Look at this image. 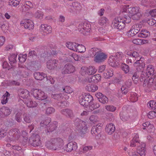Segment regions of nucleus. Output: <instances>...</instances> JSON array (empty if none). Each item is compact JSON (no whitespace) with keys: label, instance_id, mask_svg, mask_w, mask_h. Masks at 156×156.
I'll list each match as a JSON object with an SVG mask.
<instances>
[{"label":"nucleus","instance_id":"obj_1","mask_svg":"<svg viewBox=\"0 0 156 156\" xmlns=\"http://www.w3.org/2000/svg\"><path fill=\"white\" fill-rule=\"evenodd\" d=\"M122 15L129 16L131 19L134 20H138L141 17V11L139 7H129V5H124L121 7Z\"/></svg>","mask_w":156,"mask_h":156},{"label":"nucleus","instance_id":"obj_2","mask_svg":"<svg viewBox=\"0 0 156 156\" xmlns=\"http://www.w3.org/2000/svg\"><path fill=\"white\" fill-rule=\"evenodd\" d=\"M64 142L60 138L52 139L45 143V146L48 149L51 150H58L62 149L64 145Z\"/></svg>","mask_w":156,"mask_h":156},{"label":"nucleus","instance_id":"obj_3","mask_svg":"<svg viewBox=\"0 0 156 156\" xmlns=\"http://www.w3.org/2000/svg\"><path fill=\"white\" fill-rule=\"evenodd\" d=\"M131 21L130 18L124 15L122 19L120 17L115 18L113 21V26L115 28L121 30L124 28L125 27V23H128Z\"/></svg>","mask_w":156,"mask_h":156},{"label":"nucleus","instance_id":"obj_4","mask_svg":"<svg viewBox=\"0 0 156 156\" xmlns=\"http://www.w3.org/2000/svg\"><path fill=\"white\" fill-rule=\"evenodd\" d=\"M131 57L133 59V61L136 60L133 65L134 66L136 67V68L138 67H139V68L142 69L145 67V64L144 62V58L140 57L139 54L136 51L132 52Z\"/></svg>","mask_w":156,"mask_h":156},{"label":"nucleus","instance_id":"obj_5","mask_svg":"<svg viewBox=\"0 0 156 156\" xmlns=\"http://www.w3.org/2000/svg\"><path fill=\"white\" fill-rule=\"evenodd\" d=\"M144 67L143 69H141L139 68V67L136 68V70L138 71H141L140 76V80L141 79L142 80L143 78H148L150 76L153 75L154 71V68L151 65H149L147 66L146 73L143 70Z\"/></svg>","mask_w":156,"mask_h":156},{"label":"nucleus","instance_id":"obj_6","mask_svg":"<svg viewBox=\"0 0 156 156\" xmlns=\"http://www.w3.org/2000/svg\"><path fill=\"white\" fill-rule=\"evenodd\" d=\"M93 100V97L89 94L86 93L82 94L79 98V102L81 105H86L89 102Z\"/></svg>","mask_w":156,"mask_h":156},{"label":"nucleus","instance_id":"obj_7","mask_svg":"<svg viewBox=\"0 0 156 156\" xmlns=\"http://www.w3.org/2000/svg\"><path fill=\"white\" fill-rule=\"evenodd\" d=\"M31 92L34 97L39 100H44L48 98L47 95L40 90L33 89Z\"/></svg>","mask_w":156,"mask_h":156},{"label":"nucleus","instance_id":"obj_8","mask_svg":"<svg viewBox=\"0 0 156 156\" xmlns=\"http://www.w3.org/2000/svg\"><path fill=\"white\" fill-rule=\"evenodd\" d=\"M141 25L138 24L133 25L126 33L127 36L129 37H133L137 34L140 30Z\"/></svg>","mask_w":156,"mask_h":156},{"label":"nucleus","instance_id":"obj_9","mask_svg":"<svg viewBox=\"0 0 156 156\" xmlns=\"http://www.w3.org/2000/svg\"><path fill=\"white\" fill-rule=\"evenodd\" d=\"M78 120L77 121H79V123L78 124H76V129L81 134H85L86 133L87 129L86 122L79 119H78Z\"/></svg>","mask_w":156,"mask_h":156},{"label":"nucleus","instance_id":"obj_10","mask_svg":"<svg viewBox=\"0 0 156 156\" xmlns=\"http://www.w3.org/2000/svg\"><path fill=\"white\" fill-rule=\"evenodd\" d=\"M97 69L94 66H90L88 67H83L80 72L82 75L87 74L92 75L94 74L97 72Z\"/></svg>","mask_w":156,"mask_h":156},{"label":"nucleus","instance_id":"obj_11","mask_svg":"<svg viewBox=\"0 0 156 156\" xmlns=\"http://www.w3.org/2000/svg\"><path fill=\"white\" fill-rule=\"evenodd\" d=\"M90 25L86 22L81 23L78 26V29L81 33L86 34V32H89L90 30Z\"/></svg>","mask_w":156,"mask_h":156},{"label":"nucleus","instance_id":"obj_12","mask_svg":"<svg viewBox=\"0 0 156 156\" xmlns=\"http://www.w3.org/2000/svg\"><path fill=\"white\" fill-rule=\"evenodd\" d=\"M9 134L12 136L11 140L17 141L20 138V132L17 129H14L11 130L9 132Z\"/></svg>","mask_w":156,"mask_h":156},{"label":"nucleus","instance_id":"obj_13","mask_svg":"<svg viewBox=\"0 0 156 156\" xmlns=\"http://www.w3.org/2000/svg\"><path fill=\"white\" fill-rule=\"evenodd\" d=\"M136 149L138 151V153L141 156H145L146 154V144L144 143L140 142L136 144Z\"/></svg>","mask_w":156,"mask_h":156},{"label":"nucleus","instance_id":"obj_14","mask_svg":"<svg viewBox=\"0 0 156 156\" xmlns=\"http://www.w3.org/2000/svg\"><path fill=\"white\" fill-rule=\"evenodd\" d=\"M20 25L21 26L24 27L25 28L31 30L34 28V24L31 20L29 19H25L21 21Z\"/></svg>","mask_w":156,"mask_h":156},{"label":"nucleus","instance_id":"obj_15","mask_svg":"<svg viewBox=\"0 0 156 156\" xmlns=\"http://www.w3.org/2000/svg\"><path fill=\"white\" fill-rule=\"evenodd\" d=\"M81 9L80 4L77 2H74L70 5L68 9V11L72 13H76Z\"/></svg>","mask_w":156,"mask_h":156},{"label":"nucleus","instance_id":"obj_16","mask_svg":"<svg viewBox=\"0 0 156 156\" xmlns=\"http://www.w3.org/2000/svg\"><path fill=\"white\" fill-rule=\"evenodd\" d=\"M81 9L80 4L77 2H74L70 5L68 9V11L72 13H76Z\"/></svg>","mask_w":156,"mask_h":156},{"label":"nucleus","instance_id":"obj_17","mask_svg":"<svg viewBox=\"0 0 156 156\" xmlns=\"http://www.w3.org/2000/svg\"><path fill=\"white\" fill-rule=\"evenodd\" d=\"M40 30L42 34L46 35L51 32L52 28L48 24H43L41 25Z\"/></svg>","mask_w":156,"mask_h":156},{"label":"nucleus","instance_id":"obj_18","mask_svg":"<svg viewBox=\"0 0 156 156\" xmlns=\"http://www.w3.org/2000/svg\"><path fill=\"white\" fill-rule=\"evenodd\" d=\"M29 143L34 146H39L41 144L40 138L38 135H36L30 137L29 139Z\"/></svg>","mask_w":156,"mask_h":156},{"label":"nucleus","instance_id":"obj_19","mask_svg":"<svg viewBox=\"0 0 156 156\" xmlns=\"http://www.w3.org/2000/svg\"><path fill=\"white\" fill-rule=\"evenodd\" d=\"M107 57L106 55L100 51L94 57V61L96 63H101L104 61Z\"/></svg>","mask_w":156,"mask_h":156},{"label":"nucleus","instance_id":"obj_20","mask_svg":"<svg viewBox=\"0 0 156 156\" xmlns=\"http://www.w3.org/2000/svg\"><path fill=\"white\" fill-rule=\"evenodd\" d=\"M142 129H146L149 133H151L154 132L155 128L154 125L151 124L150 122H147L142 124Z\"/></svg>","mask_w":156,"mask_h":156},{"label":"nucleus","instance_id":"obj_21","mask_svg":"<svg viewBox=\"0 0 156 156\" xmlns=\"http://www.w3.org/2000/svg\"><path fill=\"white\" fill-rule=\"evenodd\" d=\"M58 63V61L56 59L49 60L46 63L47 68L50 70L54 69L57 67Z\"/></svg>","mask_w":156,"mask_h":156},{"label":"nucleus","instance_id":"obj_22","mask_svg":"<svg viewBox=\"0 0 156 156\" xmlns=\"http://www.w3.org/2000/svg\"><path fill=\"white\" fill-rule=\"evenodd\" d=\"M74 67L71 64H66L63 68L62 73L63 74L70 73L73 72L75 71Z\"/></svg>","mask_w":156,"mask_h":156},{"label":"nucleus","instance_id":"obj_23","mask_svg":"<svg viewBox=\"0 0 156 156\" xmlns=\"http://www.w3.org/2000/svg\"><path fill=\"white\" fill-rule=\"evenodd\" d=\"M132 82L130 80H128L122 85L121 90L122 94H126L129 90V88L132 85Z\"/></svg>","mask_w":156,"mask_h":156},{"label":"nucleus","instance_id":"obj_24","mask_svg":"<svg viewBox=\"0 0 156 156\" xmlns=\"http://www.w3.org/2000/svg\"><path fill=\"white\" fill-rule=\"evenodd\" d=\"M78 148L77 144L75 142L69 143L66 146V150L67 152H71L72 151H76Z\"/></svg>","mask_w":156,"mask_h":156},{"label":"nucleus","instance_id":"obj_25","mask_svg":"<svg viewBox=\"0 0 156 156\" xmlns=\"http://www.w3.org/2000/svg\"><path fill=\"white\" fill-rule=\"evenodd\" d=\"M133 139L130 141V146L132 147H135L136 144L140 142L139 139L138 134L137 133H135L133 134Z\"/></svg>","mask_w":156,"mask_h":156},{"label":"nucleus","instance_id":"obj_26","mask_svg":"<svg viewBox=\"0 0 156 156\" xmlns=\"http://www.w3.org/2000/svg\"><path fill=\"white\" fill-rule=\"evenodd\" d=\"M116 58L113 55H111L109 57L108 61L109 65L112 66H115L119 64L118 61L116 60Z\"/></svg>","mask_w":156,"mask_h":156},{"label":"nucleus","instance_id":"obj_27","mask_svg":"<svg viewBox=\"0 0 156 156\" xmlns=\"http://www.w3.org/2000/svg\"><path fill=\"white\" fill-rule=\"evenodd\" d=\"M92 101L90 102H89V104L87 106V109L89 112H91L94 109L100 107V105L97 103H93Z\"/></svg>","mask_w":156,"mask_h":156},{"label":"nucleus","instance_id":"obj_28","mask_svg":"<svg viewBox=\"0 0 156 156\" xmlns=\"http://www.w3.org/2000/svg\"><path fill=\"white\" fill-rule=\"evenodd\" d=\"M101 128V126L98 124L93 126L91 130L92 134L94 136H98L100 132Z\"/></svg>","mask_w":156,"mask_h":156},{"label":"nucleus","instance_id":"obj_29","mask_svg":"<svg viewBox=\"0 0 156 156\" xmlns=\"http://www.w3.org/2000/svg\"><path fill=\"white\" fill-rule=\"evenodd\" d=\"M106 132L109 135L112 134L115 130V125L111 123L107 124L105 128Z\"/></svg>","mask_w":156,"mask_h":156},{"label":"nucleus","instance_id":"obj_30","mask_svg":"<svg viewBox=\"0 0 156 156\" xmlns=\"http://www.w3.org/2000/svg\"><path fill=\"white\" fill-rule=\"evenodd\" d=\"M147 78H143V80H144V81L143 83V86L144 87H151L153 86H154V79L152 78H150L148 81L146 80Z\"/></svg>","mask_w":156,"mask_h":156},{"label":"nucleus","instance_id":"obj_31","mask_svg":"<svg viewBox=\"0 0 156 156\" xmlns=\"http://www.w3.org/2000/svg\"><path fill=\"white\" fill-rule=\"evenodd\" d=\"M34 76L37 80H42L47 77V75L43 73L36 72L34 73Z\"/></svg>","mask_w":156,"mask_h":156},{"label":"nucleus","instance_id":"obj_32","mask_svg":"<svg viewBox=\"0 0 156 156\" xmlns=\"http://www.w3.org/2000/svg\"><path fill=\"white\" fill-rule=\"evenodd\" d=\"M78 44L76 43L72 42H67L66 44V46L69 49L76 51Z\"/></svg>","mask_w":156,"mask_h":156},{"label":"nucleus","instance_id":"obj_33","mask_svg":"<svg viewBox=\"0 0 156 156\" xmlns=\"http://www.w3.org/2000/svg\"><path fill=\"white\" fill-rule=\"evenodd\" d=\"M113 55L114 56L116 60L118 61L119 62L120 61H123V60H125V56L122 52H118L115 54Z\"/></svg>","mask_w":156,"mask_h":156},{"label":"nucleus","instance_id":"obj_34","mask_svg":"<svg viewBox=\"0 0 156 156\" xmlns=\"http://www.w3.org/2000/svg\"><path fill=\"white\" fill-rule=\"evenodd\" d=\"M86 88L89 91L94 92L98 89V87L96 85L89 84L86 87Z\"/></svg>","mask_w":156,"mask_h":156},{"label":"nucleus","instance_id":"obj_35","mask_svg":"<svg viewBox=\"0 0 156 156\" xmlns=\"http://www.w3.org/2000/svg\"><path fill=\"white\" fill-rule=\"evenodd\" d=\"M108 20L104 16L100 18L98 21V24L101 26H105L108 23Z\"/></svg>","mask_w":156,"mask_h":156},{"label":"nucleus","instance_id":"obj_36","mask_svg":"<svg viewBox=\"0 0 156 156\" xmlns=\"http://www.w3.org/2000/svg\"><path fill=\"white\" fill-rule=\"evenodd\" d=\"M89 120L91 123L94 124L99 122V118L97 115H92L90 116Z\"/></svg>","mask_w":156,"mask_h":156},{"label":"nucleus","instance_id":"obj_37","mask_svg":"<svg viewBox=\"0 0 156 156\" xmlns=\"http://www.w3.org/2000/svg\"><path fill=\"white\" fill-rule=\"evenodd\" d=\"M150 35V33L146 30H142L140 33L138 34V37H141L145 38Z\"/></svg>","mask_w":156,"mask_h":156},{"label":"nucleus","instance_id":"obj_38","mask_svg":"<svg viewBox=\"0 0 156 156\" xmlns=\"http://www.w3.org/2000/svg\"><path fill=\"white\" fill-rule=\"evenodd\" d=\"M29 95V93L28 90L25 89H22L20 90V96L23 98H27Z\"/></svg>","mask_w":156,"mask_h":156},{"label":"nucleus","instance_id":"obj_39","mask_svg":"<svg viewBox=\"0 0 156 156\" xmlns=\"http://www.w3.org/2000/svg\"><path fill=\"white\" fill-rule=\"evenodd\" d=\"M100 50L97 48H91L89 51V55L91 56H95V55H96L100 51Z\"/></svg>","mask_w":156,"mask_h":156},{"label":"nucleus","instance_id":"obj_40","mask_svg":"<svg viewBox=\"0 0 156 156\" xmlns=\"http://www.w3.org/2000/svg\"><path fill=\"white\" fill-rule=\"evenodd\" d=\"M21 0H9L8 2L9 5L16 7L20 3Z\"/></svg>","mask_w":156,"mask_h":156},{"label":"nucleus","instance_id":"obj_41","mask_svg":"<svg viewBox=\"0 0 156 156\" xmlns=\"http://www.w3.org/2000/svg\"><path fill=\"white\" fill-rule=\"evenodd\" d=\"M10 95V94L7 91L3 95L2 100V104H5L7 103Z\"/></svg>","mask_w":156,"mask_h":156},{"label":"nucleus","instance_id":"obj_42","mask_svg":"<svg viewBox=\"0 0 156 156\" xmlns=\"http://www.w3.org/2000/svg\"><path fill=\"white\" fill-rule=\"evenodd\" d=\"M43 15L44 14L43 12L40 9L37 10L34 14V17L40 19H42L43 17Z\"/></svg>","mask_w":156,"mask_h":156},{"label":"nucleus","instance_id":"obj_43","mask_svg":"<svg viewBox=\"0 0 156 156\" xmlns=\"http://www.w3.org/2000/svg\"><path fill=\"white\" fill-rule=\"evenodd\" d=\"M27 106L29 108L36 107L37 105V103L35 101H33L31 99H29L27 102Z\"/></svg>","mask_w":156,"mask_h":156},{"label":"nucleus","instance_id":"obj_44","mask_svg":"<svg viewBox=\"0 0 156 156\" xmlns=\"http://www.w3.org/2000/svg\"><path fill=\"white\" fill-rule=\"evenodd\" d=\"M51 121V118H48L45 120L42 121L40 123V126L46 128Z\"/></svg>","mask_w":156,"mask_h":156},{"label":"nucleus","instance_id":"obj_45","mask_svg":"<svg viewBox=\"0 0 156 156\" xmlns=\"http://www.w3.org/2000/svg\"><path fill=\"white\" fill-rule=\"evenodd\" d=\"M86 49L85 47L82 44L78 45L76 51L80 53H83L85 51Z\"/></svg>","mask_w":156,"mask_h":156},{"label":"nucleus","instance_id":"obj_46","mask_svg":"<svg viewBox=\"0 0 156 156\" xmlns=\"http://www.w3.org/2000/svg\"><path fill=\"white\" fill-rule=\"evenodd\" d=\"M130 101L133 102H136L138 100L137 94L134 92H132L130 94L129 98Z\"/></svg>","mask_w":156,"mask_h":156},{"label":"nucleus","instance_id":"obj_47","mask_svg":"<svg viewBox=\"0 0 156 156\" xmlns=\"http://www.w3.org/2000/svg\"><path fill=\"white\" fill-rule=\"evenodd\" d=\"M113 75V72L111 69H108L104 73V76L105 78H109Z\"/></svg>","mask_w":156,"mask_h":156},{"label":"nucleus","instance_id":"obj_48","mask_svg":"<svg viewBox=\"0 0 156 156\" xmlns=\"http://www.w3.org/2000/svg\"><path fill=\"white\" fill-rule=\"evenodd\" d=\"M17 57V54H12L10 55L9 58L10 64H12L16 62V58Z\"/></svg>","mask_w":156,"mask_h":156},{"label":"nucleus","instance_id":"obj_49","mask_svg":"<svg viewBox=\"0 0 156 156\" xmlns=\"http://www.w3.org/2000/svg\"><path fill=\"white\" fill-rule=\"evenodd\" d=\"M144 40H141L139 39H135L133 40V44L136 45H141L145 43Z\"/></svg>","mask_w":156,"mask_h":156},{"label":"nucleus","instance_id":"obj_50","mask_svg":"<svg viewBox=\"0 0 156 156\" xmlns=\"http://www.w3.org/2000/svg\"><path fill=\"white\" fill-rule=\"evenodd\" d=\"M27 55L26 54L23 55L20 54L19 55L18 59L19 61L23 63L25 62L27 58Z\"/></svg>","mask_w":156,"mask_h":156},{"label":"nucleus","instance_id":"obj_51","mask_svg":"<svg viewBox=\"0 0 156 156\" xmlns=\"http://www.w3.org/2000/svg\"><path fill=\"white\" fill-rule=\"evenodd\" d=\"M121 68L122 70L126 73H127L129 72V67L125 63L122 64Z\"/></svg>","mask_w":156,"mask_h":156},{"label":"nucleus","instance_id":"obj_52","mask_svg":"<svg viewBox=\"0 0 156 156\" xmlns=\"http://www.w3.org/2000/svg\"><path fill=\"white\" fill-rule=\"evenodd\" d=\"M148 107L150 108H156V103L154 101H151L147 104Z\"/></svg>","mask_w":156,"mask_h":156},{"label":"nucleus","instance_id":"obj_53","mask_svg":"<svg viewBox=\"0 0 156 156\" xmlns=\"http://www.w3.org/2000/svg\"><path fill=\"white\" fill-rule=\"evenodd\" d=\"M52 98L58 101H61L63 98V96L61 94H55L51 95Z\"/></svg>","mask_w":156,"mask_h":156},{"label":"nucleus","instance_id":"obj_54","mask_svg":"<svg viewBox=\"0 0 156 156\" xmlns=\"http://www.w3.org/2000/svg\"><path fill=\"white\" fill-rule=\"evenodd\" d=\"M21 136L24 138L23 141L24 144H26L27 141L28 133L25 131L22 132Z\"/></svg>","mask_w":156,"mask_h":156},{"label":"nucleus","instance_id":"obj_55","mask_svg":"<svg viewBox=\"0 0 156 156\" xmlns=\"http://www.w3.org/2000/svg\"><path fill=\"white\" fill-rule=\"evenodd\" d=\"M62 112L66 115H68L69 116H71L72 114V111L69 109L63 110Z\"/></svg>","mask_w":156,"mask_h":156},{"label":"nucleus","instance_id":"obj_56","mask_svg":"<svg viewBox=\"0 0 156 156\" xmlns=\"http://www.w3.org/2000/svg\"><path fill=\"white\" fill-rule=\"evenodd\" d=\"M2 111H3L4 112V117L9 115L11 113L10 109L6 107H4V109H2Z\"/></svg>","mask_w":156,"mask_h":156},{"label":"nucleus","instance_id":"obj_57","mask_svg":"<svg viewBox=\"0 0 156 156\" xmlns=\"http://www.w3.org/2000/svg\"><path fill=\"white\" fill-rule=\"evenodd\" d=\"M148 118L150 119H153L156 117V112L151 111L149 112L147 114Z\"/></svg>","mask_w":156,"mask_h":156},{"label":"nucleus","instance_id":"obj_58","mask_svg":"<svg viewBox=\"0 0 156 156\" xmlns=\"http://www.w3.org/2000/svg\"><path fill=\"white\" fill-rule=\"evenodd\" d=\"M105 108L107 111L111 112H114L116 109V107L112 105H106Z\"/></svg>","mask_w":156,"mask_h":156},{"label":"nucleus","instance_id":"obj_59","mask_svg":"<svg viewBox=\"0 0 156 156\" xmlns=\"http://www.w3.org/2000/svg\"><path fill=\"white\" fill-rule=\"evenodd\" d=\"M22 112H18L17 113L16 115L15 119L18 122H20L22 120L21 115Z\"/></svg>","mask_w":156,"mask_h":156},{"label":"nucleus","instance_id":"obj_60","mask_svg":"<svg viewBox=\"0 0 156 156\" xmlns=\"http://www.w3.org/2000/svg\"><path fill=\"white\" fill-rule=\"evenodd\" d=\"M55 112V109L51 107L48 108L46 110V112L47 114H50L54 113Z\"/></svg>","mask_w":156,"mask_h":156},{"label":"nucleus","instance_id":"obj_61","mask_svg":"<svg viewBox=\"0 0 156 156\" xmlns=\"http://www.w3.org/2000/svg\"><path fill=\"white\" fill-rule=\"evenodd\" d=\"M63 90L65 92L68 94L71 93L73 92L72 88L69 86H66L64 88Z\"/></svg>","mask_w":156,"mask_h":156},{"label":"nucleus","instance_id":"obj_62","mask_svg":"<svg viewBox=\"0 0 156 156\" xmlns=\"http://www.w3.org/2000/svg\"><path fill=\"white\" fill-rule=\"evenodd\" d=\"M99 101L102 103L105 104L108 102V99L106 96L103 95L101 98L99 99Z\"/></svg>","mask_w":156,"mask_h":156},{"label":"nucleus","instance_id":"obj_63","mask_svg":"<svg viewBox=\"0 0 156 156\" xmlns=\"http://www.w3.org/2000/svg\"><path fill=\"white\" fill-rule=\"evenodd\" d=\"M8 82V84L9 86L19 85L20 84V83L19 82L14 80L9 81Z\"/></svg>","mask_w":156,"mask_h":156},{"label":"nucleus","instance_id":"obj_64","mask_svg":"<svg viewBox=\"0 0 156 156\" xmlns=\"http://www.w3.org/2000/svg\"><path fill=\"white\" fill-rule=\"evenodd\" d=\"M139 76L138 75H137V73H135L132 77V80L134 81V82L135 83H136L137 80H138V77Z\"/></svg>","mask_w":156,"mask_h":156}]
</instances>
